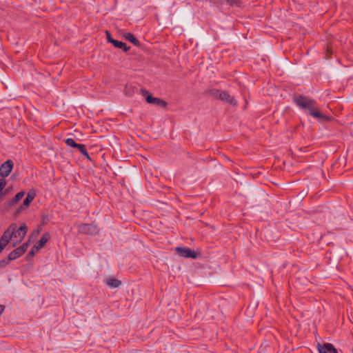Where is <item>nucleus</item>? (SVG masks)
Instances as JSON below:
<instances>
[{
    "instance_id": "412c9836",
    "label": "nucleus",
    "mask_w": 353,
    "mask_h": 353,
    "mask_svg": "<svg viewBox=\"0 0 353 353\" xmlns=\"http://www.w3.org/2000/svg\"><path fill=\"white\" fill-rule=\"evenodd\" d=\"M328 348L327 350L329 353H338L337 350L334 347V346L331 343H327Z\"/></svg>"
},
{
    "instance_id": "1a4fd4ad",
    "label": "nucleus",
    "mask_w": 353,
    "mask_h": 353,
    "mask_svg": "<svg viewBox=\"0 0 353 353\" xmlns=\"http://www.w3.org/2000/svg\"><path fill=\"white\" fill-rule=\"evenodd\" d=\"M176 252L180 256L185 258L196 259L197 254L190 248H177Z\"/></svg>"
},
{
    "instance_id": "7ed1b4c3",
    "label": "nucleus",
    "mask_w": 353,
    "mask_h": 353,
    "mask_svg": "<svg viewBox=\"0 0 353 353\" xmlns=\"http://www.w3.org/2000/svg\"><path fill=\"white\" fill-rule=\"evenodd\" d=\"M15 228V224H11L8 229L4 232L3 236L0 239V253L8 245L9 241L12 239V234Z\"/></svg>"
},
{
    "instance_id": "9b49d317",
    "label": "nucleus",
    "mask_w": 353,
    "mask_h": 353,
    "mask_svg": "<svg viewBox=\"0 0 353 353\" xmlns=\"http://www.w3.org/2000/svg\"><path fill=\"white\" fill-rule=\"evenodd\" d=\"M35 197L34 192H29L27 194V196L24 199L23 202V205L19 209L18 212H20L23 208H27L30 203L33 201Z\"/></svg>"
},
{
    "instance_id": "ddd939ff",
    "label": "nucleus",
    "mask_w": 353,
    "mask_h": 353,
    "mask_svg": "<svg viewBox=\"0 0 353 353\" xmlns=\"http://www.w3.org/2000/svg\"><path fill=\"white\" fill-rule=\"evenodd\" d=\"M25 195L24 192H20L17 193L15 196L10 201L9 205L12 206L14 205L16 203H17L19 201H20Z\"/></svg>"
},
{
    "instance_id": "f3484780",
    "label": "nucleus",
    "mask_w": 353,
    "mask_h": 353,
    "mask_svg": "<svg viewBox=\"0 0 353 353\" xmlns=\"http://www.w3.org/2000/svg\"><path fill=\"white\" fill-rule=\"evenodd\" d=\"M327 343H325L323 345L320 343L317 344V350L319 353H329V352L327 350Z\"/></svg>"
},
{
    "instance_id": "aec40b11",
    "label": "nucleus",
    "mask_w": 353,
    "mask_h": 353,
    "mask_svg": "<svg viewBox=\"0 0 353 353\" xmlns=\"http://www.w3.org/2000/svg\"><path fill=\"white\" fill-rule=\"evenodd\" d=\"M39 250L36 247L35 245L33 246V248L31 249L30 252L28 253V257L32 258L34 256V254L39 251Z\"/></svg>"
},
{
    "instance_id": "20e7f679",
    "label": "nucleus",
    "mask_w": 353,
    "mask_h": 353,
    "mask_svg": "<svg viewBox=\"0 0 353 353\" xmlns=\"http://www.w3.org/2000/svg\"><path fill=\"white\" fill-rule=\"evenodd\" d=\"M212 94L216 98L230 104L235 105L236 103V100L225 91L213 90L212 91Z\"/></svg>"
},
{
    "instance_id": "6ab92c4d",
    "label": "nucleus",
    "mask_w": 353,
    "mask_h": 353,
    "mask_svg": "<svg viewBox=\"0 0 353 353\" xmlns=\"http://www.w3.org/2000/svg\"><path fill=\"white\" fill-rule=\"evenodd\" d=\"M83 154L85 155V156H88V152H87V150L85 148V145L83 144H79L77 148Z\"/></svg>"
},
{
    "instance_id": "393cba45",
    "label": "nucleus",
    "mask_w": 353,
    "mask_h": 353,
    "mask_svg": "<svg viewBox=\"0 0 353 353\" xmlns=\"http://www.w3.org/2000/svg\"><path fill=\"white\" fill-rule=\"evenodd\" d=\"M107 38H108V40L109 41V39H112L110 37V34H109V32H107Z\"/></svg>"
},
{
    "instance_id": "2eb2a0df",
    "label": "nucleus",
    "mask_w": 353,
    "mask_h": 353,
    "mask_svg": "<svg viewBox=\"0 0 353 353\" xmlns=\"http://www.w3.org/2000/svg\"><path fill=\"white\" fill-rule=\"evenodd\" d=\"M107 284L113 288H117L120 285L121 281H118L117 279H115L114 278H109L106 280Z\"/></svg>"
},
{
    "instance_id": "f03ea898",
    "label": "nucleus",
    "mask_w": 353,
    "mask_h": 353,
    "mask_svg": "<svg viewBox=\"0 0 353 353\" xmlns=\"http://www.w3.org/2000/svg\"><path fill=\"white\" fill-rule=\"evenodd\" d=\"M141 93L142 96L143 97H145V99L147 101V103H150V104H154L159 108H167V103L165 101H163L159 98L152 97L149 93V92L148 90H146L145 89H141Z\"/></svg>"
},
{
    "instance_id": "f8f14e48",
    "label": "nucleus",
    "mask_w": 353,
    "mask_h": 353,
    "mask_svg": "<svg viewBox=\"0 0 353 353\" xmlns=\"http://www.w3.org/2000/svg\"><path fill=\"white\" fill-rule=\"evenodd\" d=\"M109 42L112 43L117 48L123 49L125 52L128 51L129 49V48L126 46V44L122 41H119L113 39H109Z\"/></svg>"
},
{
    "instance_id": "4be33fe9",
    "label": "nucleus",
    "mask_w": 353,
    "mask_h": 353,
    "mask_svg": "<svg viewBox=\"0 0 353 353\" xmlns=\"http://www.w3.org/2000/svg\"><path fill=\"white\" fill-rule=\"evenodd\" d=\"M6 181L4 179H0V192L5 188Z\"/></svg>"
},
{
    "instance_id": "f257e3e1",
    "label": "nucleus",
    "mask_w": 353,
    "mask_h": 353,
    "mask_svg": "<svg viewBox=\"0 0 353 353\" xmlns=\"http://www.w3.org/2000/svg\"><path fill=\"white\" fill-rule=\"evenodd\" d=\"M293 100L299 108L307 110H319L316 102L306 97L297 95L294 97Z\"/></svg>"
},
{
    "instance_id": "423d86ee",
    "label": "nucleus",
    "mask_w": 353,
    "mask_h": 353,
    "mask_svg": "<svg viewBox=\"0 0 353 353\" xmlns=\"http://www.w3.org/2000/svg\"><path fill=\"white\" fill-rule=\"evenodd\" d=\"M29 242L23 243L21 246L12 251L8 255V261H12L21 256L27 250Z\"/></svg>"
},
{
    "instance_id": "a211bd4d",
    "label": "nucleus",
    "mask_w": 353,
    "mask_h": 353,
    "mask_svg": "<svg viewBox=\"0 0 353 353\" xmlns=\"http://www.w3.org/2000/svg\"><path fill=\"white\" fill-rule=\"evenodd\" d=\"M65 143L69 145V146H71L72 148H77L78 146V143H75L74 140L73 139H71V138H68L65 140Z\"/></svg>"
},
{
    "instance_id": "0eeeda50",
    "label": "nucleus",
    "mask_w": 353,
    "mask_h": 353,
    "mask_svg": "<svg viewBox=\"0 0 353 353\" xmlns=\"http://www.w3.org/2000/svg\"><path fill=\"white\" fill-rule=\"evenodd\" d=\"M13 166V161L10 159L7 160L0 166V176L2 177L8 176L11 172Z\"/></svg>"
},
{
    "instance_id": "39448f33",
    "label": "nucleus",
    "mask_w": 353,
    "mask_h": 353,
    "mask_svg": "<svg viewBox=\"0 0 353 353\" xmlns=\"http://www.w3.org/2000/svg\"><path fill=\"white\" fill-rule=\"evenodd\" d=\"M27 230L28 227L25 223H22L19 229H17V225H15L14 230L12 234V239L14 238L17 239L16 243H21L25 237L27 233Z\"/></svg>"
},
{
    "instance_id": "6e6552de",
    "label": "nucleus",
    "mask_w": 353,
    "mask_h": 353,
    "mask_svg": "<svg viewBox=\"0 0 353 353\" xmlns=\"http://www.w3.org/2000/svg\"><path fill=\"white\" fill-rule=\"evenodd\" d=\"M79 231L82 234H94L98 232V229L92 224L85 223L79 225Z\"/></svg>"
},
{
    "instance_id": "5701e85b",
    "label": "nucleus",
    "mask_w": 353,
    "mask_h": 353,
    "mask_svg": "<svg viewBox=\"0 0 353 353\" xmlns=\"http://www.w3.org/2000/svg\"><path fill=\"white\" fill-rule=\"evenodd\" d=\"M227 3L230 4V5H233L234 3H236V0H225Z\"/></svg>"
},
{
    "instance_id": "4468645a",
    "label": "nucleus",
    "mask_w": 353,
    "mask_h": 353,
    "mask_svg": "<svg viewBox=\"0 0 353 353\" xmlns=\"http://www.w3.org/2000/svg\"><path fill=\"white\" fill-rule=\"evenodd\" d=\"M48 239H49L48 234H45L44 235H43V236L39 241V242L35 245V246L37 247V248L39 250H40L42 247L44 246V245L47 243Z\"/></svg>"
},
{
    "instance_id": "b1692460",
    "label": "nucleus",
    "mask_w": 353,
    "mask_h": 353,
    "mask_svg": "<svg viewBox=\"0 0 353 353\" xmlns=\"http://www.w3.org/2000/svg\"><path fill=\"white\" fill-rule=\"evenodd\" d=\"M3 310H4V306L0 305V314H1Z\"/></svg>"
},
{
    "instance_id": "dca6fc26",
    "label": "nucleus",
    "mask_w": 353,
    "mask_h": 353,
    "mask_svg": "<svg viewBox=\"0 0 353 353\" xmlns=\"http://www.w3.org/2000/svg\"><path fill=\"white\" fill-rule=\"evenodd\" d=\"M124 37L134 45H139V41L134 37V36L130 32L125 33L124 34Z\"/></svg>"
},
{
    "instance_id": "9d476101",
    "label": "nucleus",
    "mask_w": 353,
    "mask_h": 353,
    "mask_svg": "<svg viewBox=\"0 0 353 353\" xmlns=\"http://www.w3.org/2000/svg\"><path fill=\"white\" fill-rule=\"evenodd\" d=\"M309 114L311 117L321 121L330 120V117L323 114V112H309Z\"/></svg>"
}]
</instances>
